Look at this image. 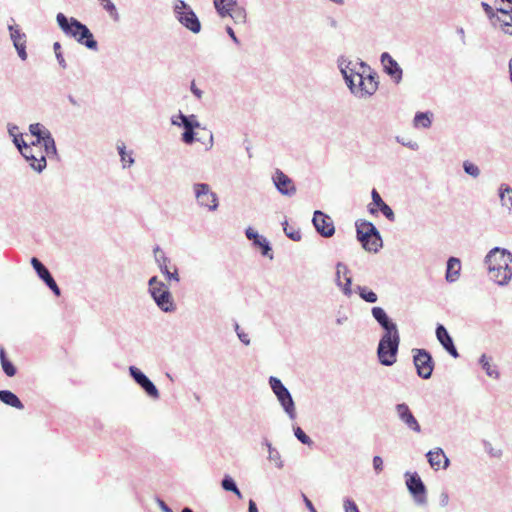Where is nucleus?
Returning a JSON list of instances; mask_svg holds the SVG:
<instances>
[{
    "label": "nucleus",
    "instance_id": "obj_1",
    "mask_svg": "<svg viewBox=\"0 0 512 512\" xmlns=\"http://www.w3.org/2000/svg\"><path fill=\"white\" fill-rule=\"evenodd\" d=\"M371 314L383 330L376 351L378 361L383 366H392L397 361L400 345V333L397 324L382 307H372Z\"/></svg>",
    "mask_w": 512,
    "mask_h": 512
},
{
    "label": "nucleus",
    "instance_id": "obj_2",
    "mask_svg": "<svg viewBox=\"0 0 512 512\" xmlns=\"http://www.w3.org/2000/svg\"><path fill=\"white\" fill-rule=\"evenodd\" d=\"M56 22L67 37L91 51H98V42L86 24L75 17H67L61 12L56 15Z\"/></svg>",
    "mask_w": 512,
    "mask_h": 512
},
{
    "label": "nucleus",
    "instance_id": "obj_3",
    "mask_svg": "<svg viewBox=\"0 0 512 512\" xmlns=\"http://www.w3.org/2000/svg\"><path fill=\"white\" fill-rule=\"evenodd\" d=\"M56 22L67 37L91 51H98V42L86 24L75 17H67L61 12L56 15Z\"/></svg>",
    "mask_w": 512,
    "mask_h": 512
},
{
    "label": "nucleus",
    "instance_id": "obj_4",
    "mask_svg": "<svg viewBox=\"0 0 512 512\" xmlns=\"http://www.w3.org/2000/svg\"><path fill=\"white\" fill-rule=\"evenodd\" d=\"M56 22L67 37L91 51H98V42L86 24L75 17H67L61 12L56 15Z\"/></svg>",
    "mask_w": 512,
    "mask_h": 512
},
{
    "label": "nucleus",
    "instance_id": "obj_5",
    "mask_svg": "<svg viewBox=\"0 0 512 512\" xmlns=\"http://www.w3.org/2000/svg\"><path fill=\"white\" fill-rule=\"evenodd\" d=\"M356 237L364 250L377 253L383 246V240L376 226L364 219L355 222Z\"/></svg>",
    "mask_w": 512,
    "mask_h": 512
},
{
    "label": "nucleus",
    "instance_id": "obj_6",
    "mask_svg": "<svg viewBox=\"0 0 512 512\" xmlns=\"http://www.w3.org/2000/svg\"><path fill=\"white\" fill-rule=\"evenodd\" d=\"M173 13L178 22L194 34L201 31V22L191 6L184 0H175Z\"/></svg>",
    "mask_w": 512,
    "mask_h": 512
},
{
    "label": "nucleus",
    "instance_id": "obj_7",
    "mask_svg": "<svg viewBox=\"0 0 512 512\" xmlns=\"http://www.w3.org/2000/svg\"><path fill=\"white\" fill-rule=\"evenodd\" d=\"M269 385L273 393L275 394L278 402L283 408L284 412L288 415L291 420H294L297 416L295 409V402L290 391L287 387L282 383V381L275 377H269Z\"/></svg>",
    "mask_w": 512,
    "mask_h": 512
},
{
    "label": "nucleus",
    "instance_id": "obj_8",
    "mask_svg": "<svg viewBox=\"0 0 512 512\" xmlns=\"http://www.w3.org/2000/svg\"><path fill=\"white\" fill-rule=\"evenodd\" d=\"M412 354L417 376L423 380L430 379L435 368L432 354L424 348H414Z\"/></svg>",
    "mask_w": 512,
    "mask_h": 512
},
{
    "label": "nucleus",
    "instance_id": "obj_9",
    "mask_svg": "<svg viewBox=\"0 0 512 512\" xmlns=\"http://www.w3.org/2000/svg\"><path fill=\"white\" fill-rule=\"evenodd\" d=\"M404 477L407 490L414 503L418 506H425L427 504V488L420 475L417 472L407 471Z\"/></svg>",
    "mask_w": 512,
    "mask_h": 512
},
{
    "label": "nucleus",
    "instance_id": "obj_10",
    "mask_svg": "<svg viewBox=\"0 0 512 512\" xmlns=\"http://www.w3.org/2000/svg\"><path fill=\"white\" fill-rule=\"evenodd\" d=\"M193 190L198 204L207 208L209 211H215L219 206L218 196L211 191L207 183H195Z\"/></svg>",
    "mask_w": 512,
    "mask_h": 512
},
{
    "label": "nucleus",
    "instance_id": "obj_11",
    "mask_svg": "<svg viewBox=\"0 0 512 512\" xmlns=\"http://www.w3.org/2000/svg\"><path fill=\"white\" fill-rule=\"evenodd\" d=\"M129 375L148 397L153 400L160 398L158 388L141 369L136 366H130Z\"/></svg>",
    "mask_w": 512,
    "mask_h": 512
},
{
    "label": "nucleus",
    "instance_id": "obj_12",
    "mask_svg": "<svg viewBox=\"0 0 512 512\" xmlns=\"http://www.w3.org/2000/svg\"><path fill=\"white\" fill-rule=\"evenodd\" d=\"M344 80L349 88L350 92L359 99H367L373 96V94H370L369 92L361 91L360 89L368 90V83L364 77L363 72L359 73H353L347 75V73L344 71Z\"/></svg>",
    "mask_w": 512,
    "mask_h": 512
},
{
    "label": "nucleus",
    "instance_id": "obj_13",
    "mask_svg": "<svg viewBox=\"0 0 512 512\" xmlns=\"http://www.w3.org/2000/svg\"><path fill=\"white\" fill-rule=\"evenodd\" d=\"M312 223L316 232L324 238H330L335 234L333 220L328 214L320 210L314 211Z\"/></svg>",
    "mask_w": 512,
    "mask_h": 512
},
{
    "label": "nucleus",
    "instance_id": "obj_14",
    "mask_svg": "<svg viewBox=\"0 0 512 512\" xmlns=\"http://www.w3.org/2000/svg\"><path fill=\"white\" fill-rule=\"evenodd\" d=\"M150 296L161 311L171 313L176 310L172 293L167 285L160 289H154L151 291Z\"/></svg>",
    "mask_w": 512,
    "mask_h": 512
},
{
    "label": "nucleus",
    "instance_id": "obj_15",
    "mask_svg": "<svg viewBox=\"0 0 512 512\" xmlns=\"http://www.w3.org/2000/svg\"><path fill=\"white\" fill-rule=\"evenodd\" d=\"M30 263L37 276L45 283L55 296L59 297L61 295V289L49 269L37 257H32Z\"/></svg>",
    "mask_w": 512,
    "mask_h": 512
},
{
    "label": "nucleus",
    "instance_id": "obj_16",
    "mask_svg": "<svg viewBox=\"0 0 512 512\" xmlns=\"http://www.w3.org/2000/svg\"><path fill=\"white\" fill-rule=\"evenodd\" d=\"M484 262L487 267H510L509 264L512 263V253L505 248L494 247L487 253Z\"/></svg>",
    "mask_w": 512,
    "mask_h": 512
},
{
    "label": "nucleus",
    "instance_id": "obj_17",
    "mask_svg": "<svg viewBox=\"0 0 512 512\" xmlns=\"http://www.w3.org/2000/svg\"><path fill=\"white\" fill-rule=\"evenodd\" d=\"M276 190L284 196L292 197L296 194V186L293 180L282 170L276 169L272 176Z\"/></svg>",
    "mask_w": 512,
    "mask_h": 512
},
{
    "label": "nucleus",
    "instance_id": "obj_18",
    "mask_svg": "<svg viewBox=\"0 0 512 512\" xmlns=\"http://www.w3.org/2000/svg\"><path fill=\"white\" fill-rule=\"evenodd\" d=\"M8 30L10 34V39L13 43L14 48L17 51V54L19 58L23 61H25L28 57L27 51H26V43H27V36L24 32H22L21 28L17 24H9Z\"/></svg>",
    "mask_w": 512,
    "mask_h": 512
},
{
    "label": "nucleus",
    "instance_id": "obj_19",
    "mask_svg": "<svg viewBox=\"0 0 512 512\" xmlns=\"http://www.w3.org/2000/svg\"><path fill=\"white\" fill-rule=\"evenodd\" d=\"M380 61L383 66V71L395 84H399L403 78V70L398 62L388 52L381 54Z\"/></svg>",
    "mask_w": 512,
    "mask_h": 512
},
{
    "label": "nucleus",
    "instance_id": "obj_20",
    "mask_svg": "<svg viewBox=\"0 0 512 512\" xmlns=\"http://www.w3.org/2000/svg\"><path fill=\"white\" fill-rule=\"evenodd\" d=\"M153 252H154L155 262L157 263L159 270L165 276V278L168 281L179 282L180 281V277H179L178 269H177L176 266H174V271L173 272H171L169 270L168 264L170 263V258H168L165 255L164 251L157 245L154 248Z\"/></svg>",
    "mask_w": 512,
    "mask_h": 512
},
{
    "label": "nucleus",
    "instance_id": "obj_21",
    "mask_svg": "<svg viewBox=\"0 0 512 512\" xmlns=\"http://www.w3.org/2000/svg\"><path fill=\"white\" fill-rule=\"evenodd\" d=\"M436 338L443 347V349L453 358H458L460 355L454 344V340L449 334L448 330L442 324L436 326Z\"/></svg>",
    "mask_w": 512,
    "mask_h": 512
},
{
    "label": "nucleus",
    "instance_id": "obj_22",
    "mask_svg": "<svg viewBox=\"0 0 512 512\" xmlns=\"http://www.w3.org/2000/svg\"><path fill=\"white\" fill-rule=\"evenodd\" d=\"M399 419L412 431L420 433L421 426L406 403H399L395 406Z\"/></svg>",
    "mask_w": 512,
    "mask_h": 512
},
{
    "label": "nucleus",
    "instance_id": "obj_23",
    "mask_svg": "<svg viewBox=\"0 0 512 512\" xmlns=\"http://www.w3.org/2000/svg\"><path fill=\"white\" fill-rule=\"evenodd\" d=\"M371 197L373 204L377 207V209L369 208V212L371 214H376L379 210L390 222L395 221V213L392 208L384 202L378 191L373 188L371 191Z\"/></svg>",
    "mask_w": 512,
    "mask_h": 512
},
{
    "label": "nucleus",
    "instance_id": "obj_24",
    "mask_svg": "<svg viewBox=\"0 0 512 512\" xmlns=\"http://www.w3.org/2000/svg\"><path fill=\"white\" fill-rule=\"evenodd\" d=\"M361 72L364 73V77L368 83V90L360 89L364 92H369L370 94H375L379 88V76L378 73L373 70L366 62L360 61L358 62Z\"/></svg>",
    "mask_w": 512,
    "mask_h": 512
},
{
    "label": "nucleus",
    "instance_id": "obj_25",
    "mask_svg": "<svg viewBox=\"0 0 512 512\" xmlns=\"http://www.w3.org/2000/svg\"><path fill=\"white\" fill-rule=\"evenodd\" d=\"M171 124L188 130H195L201 127L196 115H185L182 111H179L177 115L171 117Z\"/></svg>",
    "mask_w": 512,
    "mask_h": 512
},
{
    "label": "nucleus",
    "instance_id": "obj_26",
    "mask_svg": "<svg viewBox=\"0 0 512 512\" xmlns=\"http://www.w3.org/2000/svg\"><path fill=\"white\" fill-rule=\"evenodd\" d=\"M490 279L493 280L496 284L500 286L507 285L512 278V268L505 267L502 268L491 266L487 267Z\"/></svg>",
    "mask_w": 512,
    "mask_h": 512
},
{
    "label": "nucleus",
    "instance_id": "obj_27",
    "mask_svg": "<svg viewBox=\"0 0 512 512\" xmlns=\"http://www.w3.org/2000/svg\"><path fill=\"white\" fill-rule=\"evenodd\" d=\"M461 272V261L457 257H449L446 262L445 280L454 283L458 280Z\"/></svg>",
    "mask_w": 512,
    "mask_h": 512
},
{
    "label": "nucleus",
    "instance_id": "obj_28",
    "mask_svg": "<svg viewBox=\"0 0 512 512\" xmlns=\"http://www.w3.org/2000/svg\"><path fill=\"white\" fill-rule=\"evenodd\" d=\"M427 461L429 462L430 466L434 469H438L440 467L441 458L444 459V464L442 466L443 469L448 468L450 464V460L445 455L444 451L441 448H437L434 451H429L426 454Z\"/></svg>",
    "mask_w": 512,
    "mask_h": 512
},
{
    "label": "nucleus",
    "instance_id": "obj_29",
    "mask_svg": "<svg viewBox=\"0 0 512 512\" xmlns=\"http://www.w3.org/2000/svg\"><path fill=\"white\" fill-rule=\"evenodd\" d=\"M25 160L28 162L30 168L37 173L43 172L47 166V159L42 150H39L36 154H31Z\"/></svg>",
    "mask_w": 512,
    "mask_h": 512
},
{
    "label": "nucleus",
    "instance_id": "obj_30",
    "mask_svg": "<svg viewBox=\"0 0 512 512\" xmlns=\"http://www.w3.org/2000/svg\"><path fill=\"white\" fill-rule=\"evenodd\" d=\"M0 401L16 409L24 408V405L19 397L10 390H0Z\"/></svg>",
    "mask_w": 512,
    "mask_h": 512
},
{
    "label": "nucleus",
    "instance_id": "obj_31",
    "mask_svg": "<svg viewBox=\"0 0 512 512\" xmlns=\"http://www.w3.org/2000/svg\"><path fill=\"white\" fill-rule=\"evenodd\" d=\"M30 134L38 139V142H45L47 137L53 136L52 133L41 123H32L29 125Z\"/></svg>",
    "mask_w": 512,
    "mask_h": 512
},
{
    "label": "nucleus",
    "instance_id": "obj_32",
    "mask_svg": "<svg viewBox=\"0 0 512 512\" xmlns=\"http://www.w3.org/2000/svg\"><path fill=\"white\" fill-rule=\"evenodd\" d=\"M498 196L503 207L512 210V187L508 184L502 183L498 189Z\"/></svg>",
    "mask_w": 512,
    "mask_h": 512
},
{
    "label": "nucleus",
    "instance_id": "obj_33",
    "mask_svg": "<svg viewBox=\"0 0 512 512\" xmlns=\"http://www.w3.org/2000/svg\"><path fill=\"white\" fill-rule=\"evenodd\" d=\"M490 357H488L486 354H482L479 358V365L481 366V368L485 371V373L489 376V377H493V378H499L500 376V373L499 371L497 370L496 366H492L490 364Z\"/></svg>",
    "mask_w": 512,
    "mask_h": 512
},
{
    "label": "nucleus",
    "instance_id": "obj_34",
    "mask_svg": "<svg viewBox=\"0 0 512 512\" xmlns=\"http://www.w3.org/2000/svg\"><path fill=\"white\" fill-rule=\"evenodd\" d=\"M213 3L219 16L224 18L229 14V8L236 6L237 0H213Z\"/></svg>",
    "mask_w": 512,
    "mask_h": 512
},
{
    "label": "nucleus",
    "instance_id": "obj_35",
    "mask_svg": "<svg viewBox=\"0 0 512 512\" xmlns=\"http://www.w3.org/2000/svg\"><path fill=\"white\" fill-rule=\"evenodd\" d=\"M355 291L360 298L367 303H376L378 301L377 294L367 286L357 285Z\"/></svg>",
    "mask_w": 512,
    "mask_h": 512
},
{
    "label": "nucleus",
    "instance_id": "obj_36",
    "mask_svg": "<svg viewBox=\"0 0 512 512\" xmlns=\"http://www.w3.org/2000/svg\"><path fill=\"white\" fill-rule=\"evenodd\" d=\"M42 152L45 154V157L47 158H55L58 159V151L56 147V142L53 136L47 137L46 141L43 142V150Z\"/></svg>",
    "mask_w": 512,
    "mask_h": 512
},
{
    "label": "nucleus",
    "instance_id": "obj_37",
    "mask_svg": "<svg viewBox=\"0 0 512 512\" xmlns=\"http://www.w3.org/2000/svg\"><path fill=\"white\" fill-rule=\"evenodd\" d=\"M221 487L223 490L234 493L238 498H242V493L239 490L235 480L230 475H225L221 480Z\"/></svg>",
    "mask_w": 512,
    "mask_h": 512
},
{
    "label": "nucleus",
    "instance_id": "obj_38",
    "mask_svg": "<svg viewBox=\"0 0 512 512\" xmlns=\"http://www.w3.org/2000/svg\"><path fill=\"white\" fill-rule=\"evenodd\" d=\"M253 246L260 249L262 256L273 259L272 246L264 236L261 235V237L257 239Z\"/></svg>",
    "mask_w": 512,
    "mask_h": 512
},
{
    "label": "nucleus",
    "instance_id": "obj_39",
    "mask_svg": "<svg viewBox=\"0 0 512 512\" xmlns=\"http://www.w3.org/2000/svg\"><path fill=\"white\" fill-rule=\"evenodd\" d=\"M492 26L495 28H500L505 34H508L512 36V15H511V21L509 20V17H498L493 20Z\"/></svg>",
    "mask_w": 512,
    "mask_h": 512
},
{
    "label": "nucleus",
    "instance_id": "obj_40",
    "mask_svg": "<svg viewBox=\"0 0 512 512\" xmlns=\"http://www.w3.org/2000/svg\"><path fill=\"white\" fill-rule=\"evenodd\" d=\"M414 125L416 127L429 128L432 124V113L417 112L414 116Z\"/></svg>",
    "mask_w": 512,
    "mask_h": 512
},
{
    "label": "nucleus",
    "instance_id": "obj_41",
    "mask_svg": "<svg viewBox=\"0 0 512 512\" xmlns=\"http://www.w3.org/2000/svg\"><path fill=\"white\" fill-rule=\"evenodd\" d=\"M118 154L120 156V160L123 168L130 167L134 164L135 159L132 157V152L129 154L126 151V146L124 143H120L117 145Z\"/></svg>",
    "mask_w": 512,
    "mask_h": 512
},
{
    "label": "nucleus",
    "instance_id": "obj_42",
    "mask_svg": "<svg viewBox=\"0 0 512 512\" xmlns=\"http://www.w3.org/2000/svg\"><path fill=\"white\" fill-rule=\"evenodd\" d=\"M7 131L9 136L12 138V142L16 148H18L23 142V134L19 132V127L16 124L8 123Z\"/></svg>",
    "mask_w": 512,
    "mask_h": 512
},
{
    "label": "nucleus",
    "instance_id": "obj_43",
    "mask_svg": "<svg viewBox=\"0 0 512 512\" xmlns=\"http://www.w3.org/2000/svg\"><path fill=\"white\" fill-rule=\"evenodd\" d=\"M285 235L292 241L298 242L302 238V234L299 228H295L288 224L287 219L281 223Z\"/></svg>",
    "mask_w": 512,
    "mask_h": 512
},
{
    "label": "nucleus",
    "instance_id": "obj_44",
    "mask_svg": "<svg viewBox=\"0 0 512 512\" xmlns=\"http://www.w3.org/2000/svg\"><path fill=\"white\" fill-rule=\"evenodd\" d=\"M102 8L109 14L110 18L118 22L120 20V15L115 4L111 0H97Z\"/></svg>",
    "mask_w": 512,
    "mask_h": 512
},
{
    "label": "nucleus",
    "instance_id": "obj_45",
    "mask_svg": "<svg viewBox=\"0 0 512 512\" xmlns=\"http://www.w3.org/2000/svg\"><path fill=\"white\" fill-rule=\"evenodd\" d=\"M227 16L231 17L236 24L245 23L246 21L245 9L237 4L236 6L229 8V14H227Z\"/></svg>",
    "mask_w": 512,
    "mask_h": 512
},
{
    "label": "nucleus",
    "instance_id": "obj_46",
    "mask_svg": "<svg viewBox=\"0 0 512 512\" xmlns=\"http://www.w3.org/2000/svg\"><path fill=\"white\" fill-rule=\"evenodd\" d=\"M293 433L297 440L308 447L314 445L313 440L303 431L300 426H293Z\"/></svg>",
    "mask_w": 512,
    "mask_h": 512
},
{
    "label": "nucleus",
    "instance_id": "obj_47",
    "mask_svg": "<svg viewBox=\"0 0 512 512\" xmlns=\"http://www.w3.org/2000/svg\"><path fill=\"white\" fill-rule=\"evenodd\" d=\"M336 286L347 297H350L353 293L352 288H351V286H352V277L351 276L345 277V283H342L341 280H337Z\"/></svg>",
    "mask_w": 512,
    "mask_h": 512
},
{
    "label": "nucleus",
    "instance_id": "obj_48",
    "mask_svg": "<svg viewBox=\"0 0 512 512\" xmlns=\"http://www.w3.org/2000/svg\"><path fill=\"white\" fill-rule=\"evenodd\" d=\"M463 170L466 174L470 175L473 178H477L480 175L479 167L468 160L463 162Z\"/></svg>",
    "mask_w": 512,
    "mask_h": 512
},
{
    "label": "nucleus",
    "instance_id": "obj_49",
    "mask_svg": "<svg viewBox=\"0 0 512 512\" xmlns=\"http://www.w3.org/2000/svg\"><path fill=\"white\" fill-rule=\"evenodd\" d=\"M268 460L274 462L275 466L278 469H282L284 466V463L281 459V455L275 447L270 448V450L268 451Z\"/></svg>",
    "mask_w": 512,
    "mask_h": 512
},
{
    "label": "nucleus",
    "instance_id": "obj_50",
    "mask_svg": "<svg viewBox=\"0 0 512 512\" xmlns=\"http://www.w3.org/2000/svg\"><path fill=\"white\" fill-rule=\"evenodd\" d=\"M61 44L60 42H54L53 44V50H54V53H55V57H56V60L59 64V66L63 69H66L67 68V63H66V60L63 56V53L61 51Z\"/></svg>",
    "mask_w": 512,
    "mask_h": 512
},
{
    "label": "nucleus",
    "instance_id": "obj_51",
    "mask_svg": "<svg viewBox=\"0 0 512 512\" xmlns=\"http://www.w3.org/2000/svg\"><path fill=\"white\" fill-rule=\"evenodd\" d=\"M482 445L484 447L485 452L493 458H500L503 454L501 449L493 448L492 444L488 440H482Z\"/></svg>",
    "mask_w": 512,
    "mask_h": 512
},
{
    "label": "nucleus",
    "instance_id": "obj_52",
    "mask_svg": "<svg viewBox=\"0 0 512 512\" xmlns=\"http://www.w3.org/2000/svg\"><path fill=\"white\" fill-rule=\"evenodd\" d=\"M181 140L183 143H185L187 145H191L195 141H199V139L196 138L195 130H188V129H184L183 133L181 134Z\"/></svg>",
    "mask_w": 512,
    "mask_h": 512
},
{
    "label": "nucleus",
    "instance_id": "obj_53",
    "mask_svg": "<svg viewBox=\"0 0 512 512\" xmlns=\"http://www.w3.org/2000/svg\"><path fill=\"white\" fill-rule=\"evenodd\" d=\"M1 366H2L3 372L8 377H13V376L16 375L17 368L15 367V365L10 360H5L4 362L1 363Z\"/></svg>",
    "mask_w": 512,
    "mask_h": 512
},
{
    "label": "nucleus",
    "instance_id": "obj_54",
    "mask_svg": "<svg viewBox=\"0 0 512 512\" xmlns=\"http://www.w3.org/2000/svg\"><path fill=\"white\" fill-rule=\"evenodd\" d=\"M356 65H359V64L358 63L353 64L351 61H348V63L345 66H343V63H340L339 68L342 73V76L344 77V71L347 73V75H349L350 73L351 74L359 73L361 71V69L357 70Z\"/></svg>",
    "mask_w": 512,
    "mask_h": 512
},
{
    "label": "nucleus",
    "instance_id": "obj_55",
    "mask_svg": "<svg viewBox=\"0 0 512 512\" xmlns=\"http://www.w3.org/2000/svg\"><path fill=\"white\" fill-rule=\"evenodd\" d=\"M166 284L159 280L157 276H152L149 280H148V292L149 294L151 293V291H153L154 289H160L162 287H164Z\"/></svg>",
    "mask_w": 512,
    "mask_h": 512
},
{
    "label": "nucleus",
    "instance_id": "obj_56",
    "mask_svg": "<svg viewBox=\"0 0 512 512\" xmlns=\"http://www.w3.org/2000/svg\"><path fill=\"white\" fill-rule=\"evenodd\" d=\"M17 149L24 159H26L31 154L37 153L34 151L33 147H31V145H28V143L25 141Z\"/></svg>",
    "mask_w": 512,
    "mask_h": 512
},
{
    "label": "nucleus",
    "instance_id": "obj_57",
    "mask_svg": "<svg viewBox=\"0 0 512 512\" xmlns=\"http://www.w3.org/2000/svg\"><path fill=\"white\" fill-rule=\"evenodd\" d=\"M343 502L345 512H360L353 499L346 497Z\"/></svg>",
    "mask_w": 512,
    "mask_h": 512
},
{
    "label": "nucleus",
    "instance_id": "obj_58",
    "mask_svg": "<svg viewBox=\"0 0 512 512\" xmlns=\"http://www.w3.org/2000/svg\"><path fill=\"white\" fill-rule=\"evenodd\" d=\"M234 329H235V332L237 333V336H238L239 340L244 345H249L250 344V338H249L248 334L243 332L242 330H240V326H239V324L237 322L234 323Z\"/></svg>",
    "mask_w": 512,
    "mask_h": 512
},
{
    "label": "nucleus",
    "instance_id": "obj_59",
    "mask_svg": "<svg viewBox=\"0 0 512 512\" xmlns=\"http://www.w3.org/2000/svg\"><path fill=\"white\" fill-rule=\"evenodd\" d=\"M481 7L485 12L486 16L489 18L490 22L492 23L498 14L495 13L493 7L489 5L487 2H481Z\"/></svg>",
    "mask_w": 512,
    "mask_h": 512
},
{
    "label": "nucleus",
    "instance_id": "obj_60",
    "mask_svg": "<svg viewBox=\"0 0 512 512\" xmlns=\"http://www.w3.org/2000/svg\"><path fill=\"white\" fill-rule=\"evenodd\" d=\"M341 268H344V276H349L350 270L347 265L343 262H337L336 264V273H335V284H337V280H341Z\"/></svg>",
    "mask_w": 512,
    "mask_h": 512
},
{
    "label": "nucleus",
    "instance_id": "obj_61",
    "mask_svg": "<svg viewBox=\"0 0 512 512\" xmlns=\"http://www.w3.org/2000/svg\"><path fill=\"white\" fill-rule=\"evenodd\" d=\"M245 235H246L247 239L252 241V244H254L257 241V239H259L261 237V235L256 230H254L252 227L246 228Z\"/></svg>",
    "mask_w": 512,
    "mask_h": 512
},
{
    "label": "nucleus",
    "instance_id": "obj_62",
    "mask_svg": "<svg viewBox=\"0 0 512 512\" xmlns=\"http://www.w3.org/2000/svg\"><path fill=\"white\" fill-rule=\"evenodd\" d=\"M373 468L377 474L383 470V459L380 456L373 457Z\"/></svg>",
    "mask_w": 512,
    "mask_h": 512
},
{
    "label": "nucleus",
    "instance_id": "obj_63",
    "mask_svg": "<svg viewBox=\"0 0 512 512\" xmlns=\"http://www.w3.org/2000/svg\"><path fill=\"white\" fill-rule=\"evenodd\" d=\"M495 13L498 14V17H504V18L509 17V20L511 21L512 7L510 9H504L502 7H498V8H496Z\"/></svg>",
    "mask_w": 512,
    "mask_h": 512
},
{
    "label": "nucleus",
    "instance_id": "obj_64",
    "mask_svg": "<svg viewBox=\"0 0 512 512\" xmlns=\"http://www.w3.org/2000/svg\"><path fill=\"white\" fill-rule=\"evenodd\" d=\"M226 32L235 44H237V45L240 44V40L238 39L234 30L230 26H226Z\"/></svg>",
    "mask_w": 512,
    "mask_h": 512
}]
</instances>
